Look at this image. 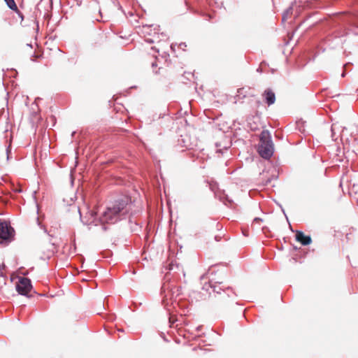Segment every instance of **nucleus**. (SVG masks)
<instances>
[{
	"instance_id": "obj_1",
	"label": "nucleus",
	"mask_w": 358,
	"mask_h": 358,
	"mask_svg": "<svg viewBox=\"0 0 358 358\" xmlns=\"http://www.w3.org/2000/svg\"><path fill=\"white\" fill-rule=\"evenodd\" d=\"M125 201H117L113 208H108L99 219L96 218V213L92 211L90 213L91 217L87 221V224H94L96 226L99 223L101 224L115 223L120 219L122 215L127 213Z\"/></svg>"
},
{
	"instance_id": "obj_2",
	"label": "nucleus",
	"mask_w": 358,
	"mask_h": 358,
	"mask_svg": "<svg viewBox=\"0 0 358 358\" xmlns=\"http://www.w3.org/2000/svg\"><path fill=\"white\" fill-rule=\"evenodd\" d=\"M209 287L212 289L215 294V297L217 301L224 305H228L234 302L236 298V294L230 287H224L220 282L209 284Z\"/></svg>"
},
{
	"instance_id": "obj_3",
	"label": "nucleus",
	"mask_w": 358,
	"mask_h": 358,
	"mask_svg": "<svg viewBox=\"0 0 358 358\" xmlns=\"http://www.w3.org/2000/svg\"><path fill=\"white\" fill-rule=\"evenodd\" d=\"M273 152L274 145L271 136L268 130H263L260 134L258 152L262 158L269 159L272 157Z\"/></svg>"
},
{
	"instance_id": "obj_4",
	"label": "nucleus",
	"mask_w": 358,
	"mask_h": 358,
	"mask_svg": "<svg viewBox=\"0 0 358 358\" xmlns=\"http://www.w3.org/2000/svg\"><path fill=\"white\" fill-rule=\"evenodd\" d=\"M14 234V229L6 222H0V243L10 242Z\"/></svg>"
},
{
	"instance_id": "obj_5",
	"label": "nucleus",
	"mask_w": 358,
	"mask_h": 358,
	"mask_svg": "<svg viewBox=\"0 0 358 358\" xmlns=\"http://www.w3.org/2000/svg\"><path fill=\"white\" fill-rule=\"evenodd\" d=\"M31 289V281L28 278H20L16 284V290L21 295H27Z\"/></svg>"
},
{
	"instance_id": "obj_6",
	"label": "nucleus",
	"mask_w": 358,
	"mask_h": 358,
	"mask_svg": "<svg viewBox=\"0 0 358 358\" xmlns=\"http://www.w3.org/2000/svg\"><path fill=\"white\" fill-rule=\"evenodd\" d=\"M142 34L145 38V41L148 44L154 43L155 35L157 34L156 28L152 25L143 26L142 29Z\"/></svg>"
},
{
	"instance_id": "obj_7",
	"label": "nucleus",
	"mask_w": 358,
	"mask_h": 358,
	"mask_svg": "<svg viewBox=\"0 0 358 358\" xmlns=\"http://www.w3.org/2000/svg\"><path fill=\"white\" fill-rule=\"evenodd\" d=\"M296 240L300 242L303 245H308L311 243V238L310 236L305 235L301 231H296Z\"/></svg>"
},
{
	"instance_id": "obj_8",
	"label": "nucleus",
	"mask_w": 358,
	"mask_h": 358,
	"mask_svg": "<svg viewBox=\"0 0 358 358\" xmlns=\"http://www.w3.org/2000/svg\"><path fill=\"white\" fill-rule=\"evenodd\" d=\"M264 96L265 98V101L266 103L270 106L275 103V96L274 92H273L271 90H265L264 93Z\"/></svg>"
},
{
	"instance_id": "obj_9",
	"label": "nucleus",
	"mask_w": 358,
	"mask_h": 358,
	"mask_svg": "<svg viewBox=\"0 0 358 358\" xmlns=\"http://www.w3.org/2000/svg\"><path fill=\"white\" fill-rule=\"evenodd\" d=\"M4 1L6 2V5L8 6V7L11 9L12 10L16 12L17 13H18L19 15L20 14L18 8H17V6L14 0H4Z\"/></svg>"
},
{
	"instance_id": "obj_10",
	"label": "nucleus",
	"mask_w": 358,
	"mask_h": 358,
	"mask_svg": "<svg viewBox=\"0 0 358 358\" xmlns=\"http://www.w3.org/2000/svg\"><path fill=\"white\" fill-rule=\"evenodd\" d=\"M338 129V126L337 124H333L331 125V138L334 141L337 139V136L336 134V131Z\"/></svg>"
},
{
	"instance_id": "obj_11",
	"label": "nucleus",
	"mask_w": 358,
	"mask_h": 358,
	"mask_svg": "<svg viewBox=\"0 0 358 358\" xmlns=\"http://www.w3.org/2000/svg\"><path fill=\"white\" fill-rule=\"evenodd\" d=\"M293 6L289 7L282 15V20H286L289 16L292 13Z\"/></svg>"
},
{
	"instance_id": "obj_12",
	"label": "nucleus",
	"mask_w": 358,
	"mask_h": 358,
	"mask_svg": "<svg viewBox=\"0 0 358 358\" xmlns=\"http://www.w3.org/2000/svg\"><path fill=\"white\" fill-rule=\"evenodd\" d=\"M150 50L153 52L152 53V55L155 57V60L154 62H152V66H155V64H156V60H157V56L155 55V53L156 52V50L155 49V46H151L150 47ZM149 54H151V52H149Z\"/></svg>"
},
{
	"instance_id": "obj_13",
	"label": "nucleus",
	"mask_w": 358,
	"mask_h": 358,
	"mask_svg": "<svg viewBox=\"0 0 358 358\" xmlns=\"http://www.w3.org/2000/svg\"><path fill=\"white\" fill-rule=\"evenodd\" d=\"M178 268V265H175L172 262L171 263L169 264V268L168 269L169 271H173L174 270V268ZM166 270H167V268H166Z\"/></svg>"
},
{
	"instance_id": "obj_14",
	"label": "nucleus",
	"mask_w": 358,
	"mask_h": 358,
	"mask_svg": "<svg viewBox=\"0 0 358 358\" xmlns=\"http://www.w3.org/2000/svg\"><path fill=\"white\" fill-rule=\"evenodd\" d=\"M169 289V287L166 285V283H163L161 287V293L165 292L166 289Z\"/></svg>"
},
{
	"instance_id": "obj_15",
	"label": "nucleus",
	"mask_w": 358,
	"mask_h": 358,
	"mask_svg": "<svg viewBox=\"0 0 358 358\" xmlns=\"http://www.w3.org/2000/svg\"><path fill=\"white\" fill-rule=\"evenodd\" d=\"M178 142L179 143L182 142L183 143L182 146L185 147L187 149H189V145L185 143V141L184 138H182L181 139H179Z\"/></svg>"
},
{
	"instance_id": "obj_16",
	"label": "nucleus",
	"mask_w": 358,
	"mask_h": 358,
	"mask_svg": "<svg viewBox=\"0 0 358 358\" xmlns=\"http://www.w3.org/2000/svg\"><path fill=\"white\" fill-rule=\"evenodd\" d=\"M263 220L262 219L259 218V217H255L254 220H253V222H256V223H260L262 222Z\"/></svg>"
},
{
	"instance_id": "obj_17",
	"label": "nucleus",
	"mask_w": 358,
	"mask_h": 358,
	"mask_svg": "<svg viewBox=\"0 0 358 358\" xmlns=\"http://www.w3.org/2000/svg\"><path fill=\"white\" fill-rule=\"evenodd\" d=\"M186 46H187V45H186V43H180V45H179V47H180V48H182L183 50H184V48H185Z\"/></svg>"
},
{
	"instance_id": "obj_18",
	"label": "nucleus",
	"mask_w": 358,
	"mask_h": 358,
	"mask_svg": "<svg viewBox=\"0 0 358 358\" xmlns=\"http://www.w3.org/2000/svg\"><path fill=\"white\" fill-rule=\"evenodd\" d=\"M215 241H219L220 239V237L219 236H215Z\"/></svg>"
},
{
	"instance_id": "obj_19",
	"label": "nucleus",
	"mask_w": 358,
	"mask_h": 358,
	"mask_svg": "<svg viewBox=\"0 0 358 358\" xmlns=\"http://www.w3.org/2000/svg\"><path fill=\"white\" fill-rule=\"evenodd\" d=\"M171 49L173 50V51H175V49H174V45L172 44L170 46Z\"/></svg>"
},
{
	"instance_id": "obj_20",
	"label": "nucleus",
	"mask_w": 358,
	"mask_h": 358,
	"mask_svg": "<svg viewBox=\"0 0 358 358\" xmlns=\"http://www.w3.org/2000/svg\"><path fill=\"white\" fill-rule=\"evenodd\" d=\"M341 76H342V77H344L345 76V73H343Z\"/></svg>"
},
{
	"instance_id": "obj_21",
	"label": "nucleus",
	"mask_w": 358,
	"mask_h": 358,
	"mask_svg": "<svg viewBox=\"0 0 358 358\" xmlns=\"http://www.w3.org/2000/svg\"><path fill=\"white\" fill-rule=\"evenodd\" d=\"M219 227H220L219 224H218V223H217V229L219 228Z\"/></svg>"
}]
</instances>
